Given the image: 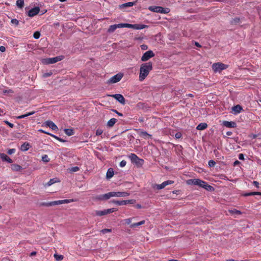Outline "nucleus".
<instances>
[{"label":"nucleus","instance_id":"nucleus-33","mask_svg":"<svg viewBox=\"0 0 261 261\" xmlns=\"http://www.w3.org/2000/svg\"><path fill=\"white\" fill-rule=\"evenodd\" d=\"M16 5L18 8H22L24 7V0H17Z\"/></svg>","mask_w":261,"mask_h":261},{"label":"nucleus","instance_id":"nucleus-45","mask_svg":"<svg viewBox=\"0 0 261 261\" xmlns=\"http://www.w3.org/2000/svg\"><path fill=\"white\" fill-rule=\"evenodd\" d=\"M216 165V162L213 160H210L208 162V165L210 167H214Z\"/></svg>","mask_w":261,"mask_h":261},{"label":"nucleus","instance_id":"nucleus-55","mask_svg":"<svg viewBox=\"0 0 261 261\" xmlns=\"http://www.w3.org/2000/svg\"><path fill=\"white\" fill-rule=\"evenodd\" d=\"M141 49L142 50H146L148 48V46L146 44H142L140 46Z\"/></svg>","mask_w":261,"mask_h":261},{"label":"nucleus","instance_id":"nucleus-56","mask_svg":"<svg viewBox=\"0 0 261 261\" xmlns=\"http://www.w3.org/2000/svg\"><path fill=\"white\" fill-rule=\"evenodd\" d=\"M39 132H41V133H44V134H45L48 135H49V136H51V134L49 133H48V132H45V130H43V129H39Z\"/></svg>","mask_w":261,"mask_h":261},{"label":"nucleus","instance_id":"nucleus-4","mask_svg":"<svg viewBox=\"0 0 261 261\" xmlns=\"http://www.w3.org/2000/svg\"><path fill=\"white\" fill-rule=\"evenodd\" d=\"M148 10L151 12L160 13L162 14H167L170 10L168 8H163L161 6H151L148 7Z\"/></svg>","mask_w":261,"mask_h":261},{"label":"nucleus","instance_id":"nucleus-3","mask_svg":"<svg viewBox=\"0 0 261 261\" xmlns=\"http://www.w3.org/2000/svg\"><path fill=\"white\" fill-rule=\"evenodd\" d=\"M188 185H194L199 186L200 187L203 188L208 191H214V188L212 186L208 185L206 182L198 178H194L189 179L187 181Z\"/></svg>","mask_w":261,"mask_h":261},{"label":"nucleus","instance_id":"nucleus-60","mask_svg":"<svg viewBox=\"0 0 261 261\" xmlns=\"http://www.w3.org/2000/svg\"><path fill=\"white\" fill-rule=\"evenodd\" d=\"M138 121H139L140 122H144V118H143V117H140V118L138 119Z\"/></svg>","mask_w":261,"mask_h":261},{"label":"nucleus","instance_id":"nucleus-1","mask_svg":"<svg viewBox=\"0 0 261 261\" xmlns=\"http://www.w3.org/2000/svg\"><path fill=\"white\" fill-rule=\"evenodd\" d=\"M129 193L127 192H110L108 193L97 196L95 198L98 200H106L112 197H127Z\"/></svg>","mask_w":261,"mask_h":261},{"label":"nucleus","instance_id":"nucleus-17","mask_svg":"<svg viewBox=\"0 0 261 261\" xmlns=\"http://www.w3.org/2000/svg\"><path fill=\"white\" fill-rule=\"evenodd\" d=\"M223 125L224 126L229 127V128H233L236 126V123L232 121H224L223 122Z\"/></svg>","mask_w":261,"mask_h":261},{"label":"nucleus","instance_id":"nucleus-58","mask_svg":"<svg viewBox=\"0 0 261 261\" xmlns=\"http://www.w3.org/2000/svg\"><path fill=\"white\" fill-rule=\"evenodd\" d=\"M239 160H244V156L243 154H242V153H240V154H239Z\"/></svg>","mask_w":261,"mask_h":261},{"label":"nucleus","instance_id":"nucleus-12","mask_svg":"<svg viewBox=\"0 0 261 261\" xmlns=\"http://www.w3.org/2000/svg\"><path fill=\"white\" fill-rule=\"evenodd\" d=\"M40 8L38 7H35L33 8H32L28 12V16L30 17H33L37 14H38L39 12Z\"/></svg>","mask_w":261,"mask_h":261},{"label":"nucleus","instance_id":"nucleus-35","mask_svg":"<svg viewBox=\"0 0 261 261\" xmlns=\"http://www.w3.org/2000/svg\"><path fill=\"white\" fill-rule=\"evenodd\" d=\"M112 202L114 203V204H116L118 205H125V202H124V200H122V201H119V200H113L112 201Z\"/></svg>","mask_w":261,"mask_h":261},{"label":"nucleus","instance_id":"nucleus-21","mask_svg":"<svg viewBox=\"0 0 261 261\" xmlns=\"http://www.w3.org/2000/svg\"><path fill=\"white\" fill-rule=\"evenodd\" d=\"M232 111L234 112L235 114L240 113L242 110V108L239 105H236L232 107Z\"/></svg>","mask_w":261,"mask_h":261},{"label":"nucleus","instance_id":"nucleus-52","mask_svg":"<svg viewBox=\"0 0 261 261\" xmlns=\"http://www.w3.org/2000/svg\"><path fill=\"white\" fill-rule=\"evenodd\" d=\"M240 18L236 17L233 19V20L232 21V23L237 24V23H239L240 22Z\"/></svg>","mask_w":261,"mask_h":261},{"label":"nucleus","instance_id":"nucleus-5","mask_svg":"<svg viewBox=\"0 0 261 261\" xmlns=\"http://www.w3.org/2000/svg\"><path fill=\"white\" fill-rule=\"evenodd\" d=\"M128 158L133 164H135L138 167H141L144 163V160L139 158L135 153H130L128 155Z\"/></svg>","mask_w":261,"mask_h":261},{"label":"nucleus","instance_id":"nucleus-22","mask_svg":"<svg viewBox=\"0 0 261 261\" xmlns=\"http://www.w3.org/2000/svg\"><path fill=\"white\" fill-rule=\"evenodd\" d=\"M207 127V124L206 123H200L196 127L198 130H204Z\"/></svg>","mask_w":261,"mask_h":261},{"label":"nucleus","instance_id":"nucleus-15","mask_svg":"<svg viewBox=\"0 0 261 261\" xmlns=\"http://www.w3.org/2000/svg\"><path fill=\"white\" fill-rule=\"evenodd\" d=\"M148 27L147 25L145 24H130V28L135 29V30H142L145 28Z\"/></svg>","mask_w":261,"mask_h":261},{"label":"nucleus","instance_id":"nucleus-30","mask_svg":"<svg viewBox=\"0 0 261 261\" xmlns=\"http://www.w3.org/2000/svg\"><path fill=\"white\" fill-rule=\"evenodd\" d=\"M117 28H130L129 23H119L116 24Z\"/></svg>","mask_w":261,"mask_h":261},{"label":"nucleus","instance_id":"nucleus-43","mask_svg":"<svg viewBox=\"0 0 261 261\" xmlns=\"http://www.w3.org/2000/svg\"><path fill=\"white\" fill-rule=\"evenodd\" d=\"M42 160L45 162H48L49 161V159L47 155L45 154L42 157Z\"/></svg>","mask_w":261,"mask_h":261},{"label":"nucleus","instance_id":"nucleus-38","mask_svg":"<svg viewBox=\"0 0 261 261\" xmlns=\"http://www.w3.org/2000/svg\"><path fill=\"white\" fill-rule=\"evenodd\" d=\"M125 205L134 204L136 202V200L134 199H130L124 200Z\"/></svg>","mask_w":261,"mask_h":261},{"label":"nucleus","instance_id":"nucleus-39","mask_svg":"<svg viewBox=\"0 0 261 261\" xmlns=\"http://www.w3.org/2000/svg\"><path fill=\"white\" fill-rule=\"evenodd\" d=\"M54 257L56 258V259L58 261L61 260L63 258V256L62 255H58L57 254H54Z\"/></svg>","mask_w":261,"mask_h":261},{"label":"nucleus","instance_id":"nucleus-37","mask_svg":"<svg viewBox=\"0 0 261 261\" xmlns=\"http://www.w3.org/2000/svg\"><path fill=\"white\" fill-rule=\"evenodd\" d=\"M117 210H118V209L116 208H112L107 209V210H106V214L107 215V214L113 213L114 212H116Z\"/></svg>","mask_w":261,"mask_h":261},{"label":"nucleus","instance_id":"nucleus-64","mask_svg":"<svg viewBox=\"0 0 261 261\" xmlns=\"http://www.w3.org/2000/svg\"><path fill=\"white\" fill-rule=\"evenodd\" d=\"M135 207L137 208H141V205L140 204H137L135 205Z\"/></svg>","mask_w":261,"mask_h":261},{"label":"nucleus","instance_id":"nucleus-63","mask_svg":"<svg viewBox=\"0 0 261 261\" xmlns=\"http://www.w3.org/2000/svg\"><path fill=\"white\" fill-rule=\"evenodd\" d=\"M36 254V252H35V251H33V252H32L30 253V256H32L35 255Z\"/></svg>","mask_w":261,"mask_h":261},{"label":"nucleus","instance_id":"nucleus-10","mask_svg":"<svg viewBox=\"0 0 261 261\" xmlns=\"http://www.w3.org/2000/svg\"><path fill=\"white\" fill-rule=\"evenodd\" d=\"M123 74L122 73H118L113 76L108 81L109 84H114L119 82L123 77Z\"/></svg>","mask_w":261,"mask_h":261},{"label":"nucleus","instance_id":"nucleus-14","mask_svg":"<svg viewBox=\"0 0 261 261\" xmlns=\"http://www.w3.org/2000/svg\"><path fill=\"white\" fill-rule=\"evenodd\" d=\"M44 124L46 126L49 127L53 130H56L58 129L57 126L55 124V123L50 120L45 121Z\"/></svg>","mask_w":261,"mask_h":261},{"label":"nucleus","instance_id":"nucleus-6","mask_svg":"<svg viewBox=\"0 0 261 261\" xmlns=\"http://www.w3.org/2000/svg\"><path fill=\"white\" fill-rule=\"evenodd\" d=\"M74 200L73 199H65L61 200L54 201L49 202L43 203V205L46 206H51L56 205L62 204L64 203H69L73 202Z\"/></svg>","mask_w":261,"mask_h":261},{"label":"nucleus","instance_id":"nucleus-42","mask_svg":"<svg viewBox=\"0 0 261 261\" xmlns=\"http://www.w3.org/2000/svg\"><path fill=\"white\" fill-rule=\"evenodd\" d=\"M11 22L12 24H14L15 26H17L19 24V21L16 19H11Z\"/></svg>","mask_w":261,"mask_h":261},{"label":"nucleus","instance_id":"nucleus-8","mask_svg":"<svg viewBox=\"0 0 261 261\" xmlns=\"http://www.w3.org/2000/svg\"><path fill=\"white\" fill-rule=\"evenodd\" d=\"M63 59V56H58L54 58H49L43 59L42 61V63L45 64H50L57 63L61 61Z\"/></svg>","mask_w":261,"mask_h":261},{"label":"nucleus","instance_id":"nucleus-40","mask_svg":"<svg viewBox=\"0 0 261 261\" xmlns=\"http://www.w3.org/2000/svg\"><path fill=\"white\" fill-rule=\"evenodd\" d=\"M70 171V172H77L78 171L80 170V168L77 166H74V167H71L70 169H69Z\"/></svg>","mask_w":261,"mask_h":261},{"label":"nucleus","instance_id":"nucleus-25","mask_svg":"<svg viewBox=\"0 0 261 261\" xmlns=\"http://www.w3.org/2000/svg\"><path fill=\"white\" fill-rule=\"evenodd\" d=\"M30 147V144L28 143L25 142L21 145L20 149L23 151H27Z\"/></svg>","mask_w":261,"mask_h":261},{"label":"nucleus","instance_id":"nucleus-34","mask_svg":"<svg viewBox=\"0 0 261 261\" xmlns=\"http://www.w3.org/2000/svg\"><path fill=\"white\" fill-rule=\"evenodd\" d=\"M95 214L97 216H102L107 215L106 210H104L103 211H96L95 212Z\"/></svg>","mask_w":261,"mask_h":261},{"label":"nucleus","instance_id":"nucleus-19","mask_svg":"<svg viewBox=\"0 0 261 261\" xmlns=\"http://www.w3.org/2000/svg\"><path fill=\"white\" fill-rule=\"evenodd\" d=\"M1 160L9 163H12L13 162L12 160L5 153H1Z\"/></svg>","mask_w":261,"mask_h":261},{"label":"nucleus","instance_id":"nucleus-32","mask_svg":"<svg viewBox=\"0 0 261 261\" xmlns=\"http://www.w3.org/2000/svg\"><path fill=\"white\" fill-rule=\"evenodd\" d=\"M116 29L117 28L116 24L111 25L109 27L108 30V32L110 33H113L116 30Z\"/></svg>","mask_w":261,"mask_h":261},{"label":"nucleus","instance_id":"nucleus-49","mask_svg":"<svg viewBox=\"0 0 261 261\" xmlns=\"http://www.w3.org/2000/svg\"><path fill=\"white\" fill-rule=\"evenodd\" d=\"M3 93L4 94H11L13 93V91L12 90H11V89L5 90L3 91Z\"/></svg>","mask_w":261,"mask_h":261},{"label":"nucleus","instance_id":"nucleus-24","mask_svg":"<svg viewBox=\"0 0 261 261\" xmlns=\"http://www.w3.org/2000/svg\"><path fill=\"white\" fill-rule=\"evenodd\" d=\"M11 168L13 171H19L22 169V167L17 164H12L11 165Z\"/></svg>","mask_w":261,"mask_h":261},{"label":"nucleus","instance_id":"nucleus-2","mask_svg":"<svg viewBox=\"0 0 261 261\" xmlns=\"http://www.w3.org/2000/svg\"><path fill=\"white\" fill-rule=\"evenodd\" d=\"M152 69V63L151 62L143 63L140 66L139 80L142 82L147 76L149 72Z\"/></svg>","mask_w":261,"mask_h":261},{"label":"nucleus","instance_id":"nucleus-31","mask_svg":"<svg viewBox=\"0 0 261 261\" xmlns=\"http://www.w3.org/2000/svg\"><path fill=\"white\" fill-rule=\"evenodd\" d=\"M58 181V180L57 178H54L50 179L47 184H45V186H50L54 183H56Z\"/></svg>","mask_w":261,"mask_h":261},{"label":"nucleus","instance_id":"nucleus-16","mask_svg":"<svg viewBox=\"0 0 261 261\" xmlns=\"http://www.w3.org/2000/svg\"><path fill=\"white\" fill-rule=\"evenodd\" d=\"M139 135L140 137L143 138L144 139H148L149 138H151L152 136L148 134L146 132L140 130Z\"/></svg>","mask_w":261,"mask_h":261},{"label":"nucleus","instance_id":"nucleus-20","mask_svg":"<svg viewBox=\"0 0 261 261\" xmlns=\"http://www.w3.org/2000/svg\"><path fill=\"white\" fill-rule=\"evenodd\" d=\"M117 120L116 118H111L109 120L107 124V126L109 127H113L114 124L117 122Z\"/></svg>","mask_w":261,"mask_h":261},{"label":"nucleus","instance_id":"nucleus-29","mask_svg":"<svg viewBox=\"0 0 261 261\" xmlns=\"http://www.w3.org/2000/svg\"><path fill=\"white\" fill-rule=\"evenodd\" d=\"M64 132L67 135L69 136H72L74 134L73 129L71 128H65L64 129Z\"/></svg>","mask_w":261,"mask_h":261},{"label":"nucleus","instance_id":"nucleus-23","mask_svg":"<svg viewBox=\"0 0 261 261\" xmlns=\"http://www.w3.org/2000/svg\"><path fill=\"white\" fill-rule=\"evenodd\" d=\"M113 175H114L113 169L112 168L108 169L107 172V174H106L107 178L108 179H110V178H112L113 176Z\"/></svg>","mask_w":261,"mask_h":261},{"label":"nucleus","instance_id":"nucleus-62","mask_svg":"<svg viewBox=\"0 0 261 261\" xmlns=\"http://www.w3.org/2000/svg\"><path fill=\"white\" fill-rule=\"evenodd\" d=\"M194 44H195V45L196 46H197V47H201L200 44L198 42H195Z\"/></svg>","mask_w":261,"mask_h":261},{"label":"nucleus","instance_id":"nucleus-36","mask_svg":"<svg viewBox=\"0 0 261 261\" xmlns=\"http://www.w3.org/2000/svg\"><path fill=\"white\" fill-rule=\"evenodd\" d=\"M229 212L231 214L241 215L242 214L241 211L236 209L229 210Z\"/></svg>","mask_w":261,"mask_h":261},{"label":"nucleus","instance_id":"nucleus-59","mask_svg":"<svg viewBox=\"0 0 261 261\" xmlns=\"http://www.w3.org/2000/svg\"><path fill=\"white\" fill-rule=\"evenodd\" d=\"M113 111H114L116 114H117L119 116H123V114L121 113H119L118 112L117 110H113Z\"/></svg>","mask_w":261,"mask_h":261},{"label":"nucleus","instance_id":"nucleus-13","mask_svg":"<svg viewBox=\"0 0 261 261\" xmlns=\"http://www.w3.org/2000/svg\"><path fill=\"white\" fill-rule=\"evenodd\" d=\"M114 98H115L117 100H118L120 103H121L122 105L125 104V98H124L123 96L120 94H116L114 95H113L112 96Z\"/></svg>","mask_w":261,"mask_h":261},{"label":"nucleus","instance_id":"nucleus-61","mask_svg":"<svg viewBox=\"0 0 261 261\" xmlns=\"http://www.w3.org/2000/svg\"><path fill=\"white\" fill-rule=\"evenodd\" d=\"M5 50H6L5 47L1 45V52H4Z\"/></svg>","mask_w":261,"mask_h":261},{"label":"nucleus","instance_id":"nucleus-47","mask_svg":"<svg viewBox=\"0 0 261 261\" xmlns=\"http://www.w3.org/2000/svg\"><path fill=\"white\" fill-rule=\"evenodd\" d=\"M3 123H5L6 124H7L11 128H13L14 126V124L13 123H11L9 122L8 121H6V120L3 121Z\"/></svg>","mask_w":261,"mask_h":261},{"label":"nucleus","instance_id":"nucleus-48","mask_svg":"<svg viewBox=\"0 0 261 261\" xmlns=\"http://www.w3.org/2000/svg\"><path fill=\"white\" fill-rule=\"evenodd\" d=\"M102 133L103 130L101 129L98 128L96 130V135L100 136L102 134Z\"/></svg>","mask_w":261,"mask_h":261},{"label":"nucleus","instance_id":"nucleus-54","mask_svg":"<svg viewBox=\"0 0 261 261\" xmlns=\"http://www.w3.org/2000/svg\"><path fill=\"white\" fill-rule=\"evenodd\" d=\"M182 135L180 133H177L175 135V137L176 139H179L181 137Z\"/></svg>","mask_w":261,"mask_h":261},{"label":"nucleus","instance_id":"nucleus-7","mask_svg":"<svg viewBox=\"0 0 261 261\" xmlns=\"http://www.w3.org/2000/svg\"><path fill=\"white\" fill-rule=\"evenodd\" d=\"M228 65L221 62L214 63L212 65V68L214 72L220 73L222 70L227 69Z\"/></svg>","mask_w":261,"mask_h":261},{"label":"nucleus","instance_id":"nucleus-50","mask_svg":"<svg viewBox=\"0 0 261 261\" xmlns=\"http://www.w3.org/2000/svg\"><path fill=\"white\" fill-rule=\"evenodd\" d=\"M16 151V149L14 148L10 149L8 150L7 153L9 154H12L13 153H14Z\"/></svg>","mask_w":261,"mask_h":261},{"label":"nucleus","instance_id":"nucleus-41","mask_svg":"<svg viewBox=\"0 0 261 261\" xmlns=\"http://www.w3.org/2000/svg\"><path fill=\"white\" fill-rule=\"evenodd\" d=\"M40 33L38 31H36L35 32H34V33L33 34V37L35 38V39H39L40 37Z\"/></svg>","mask_w":261,"mask_h":261},{"label":"nucleus","instance_id":"nucleus-9","mask_svg":"<svg viewBox=\"0 0 261 261\" xmlns=\"http://www.w3.org/2000/svg\"><path fill=\"white\" fill-rule=\"evenodd\" d=\"M174 183V181L168 180L164 181L161 184H155L152 186V188L156 190H161L162 189H164L165 187H166L168 185L173 184Z\"/></svg>","mask_w":261,"mask_h":261},{"label":"nucleus","instance_id":"nucleus-18","mask_svg":"<svg viewBox=\"0 0 261 261\" xmlns=\"http://www.w3.org/2000/svg\"><path fill=\"white\" fill-rule=\"evenodd\" d=\"M241 195L242 196H244V197L249 196H254V195L261 196V192H251L245 193L241 194Z\"/></svg>","mask_w":261,"mask_h":261},{"label":"nucleus","instance_id":"nucleus-28","mask_svg":"<svg viewBox=\"0 0 261 261\" xmlns=\"http://www.w3.org/2000/svg\"><path fill=\"white\" fill-rule=\"evenodd\" d=\"M34 113H35V111H32V112H29V113H27L25 114L22 115L18 116L17 117V118L19 119H22V118H24L27 117L28 116H31L32 115H33Z\"/></svg>","mask_w":261,"mask_h":261},{"label":"nucleus","instance_id":"nucleus-53","mask_svg":"<svg viewBox=\"0 0 261 261\" xmlns=\"http://www.w3.org/2000/svg\"><path fill=\"white\" fill-rule=\"evenodd\" d=\"M126 162L125 160H122V161L120 162L119 165L121 167H123L126 165Z\"/></svg>","mask_w":261,"mask_h":261},{"label":"nucleus","instance_id":"nucleus-26","mask_svg":"<svg viewBox=\"0 0 261 261\" xmlns=\"http://www.w3.org/2000/svg\"><path fill=\"white\" fill-rule=\"evenodd\" d=\"M145 220H142V221H141L139 222H137V223H133L132 224H130V227L131 228H135V227H137L140 225H143V224H145Z\"/></svg>","mask_w":261,"mask_h":261},{"label":"nucleus","instance_id":"nucleus-57","mask_svg":"<svg viewBox=\"0 0 261 261\" xmlns=\"http://www.w3.org/2000/svg\"><path fill=\"white\" fill-rule=\"evenodd\" d=\"M253 185L255 186L256 188H259V182L257 181H253L252 182Z\"/></svg>","mask_w":261,"mask_h":261},{"label":"nucleus","instance_id":"nucleus-11","mask_svg":"<svg viewBox=\"0 0 261 261\" xmlns=\"http://www.w3.org/2000/svg\"><path fill=\"white\" fill-rule=\"evenodd\" d=\"M154 56V54L152 50H148L143 54L141 60L143 62L148 61L149 59Z\"/></svg>","mask_w":261,"mask_h":261},{"label":"nucleus","instance_id":"nucleus-27","mask_svg":"<svg viewBox=\"0 0 261 261\" xmlns=\"http://www.w3.org/2000/svg\"><path fill=\"white\" fill-rule=\"evenodd\" d=\"M135 4V2H128L125 4H123L120 6V8H126V7H129L134 6Z\"/></svg>","mask_w":261,"mask_h":261},{"label":"nucleus","instance_id":"nucleus-44","mask_svg":"<svg viewBox=\"0 0 261 261\" xmlns=\"http://www.w3.org/2000/svg\"><path fill=\"white\" fill-rule=\"evenodd\" d=\"M134 217H132V218H128V219H126L124 220L125 221V223L127 225H129V224H131V222H132V220L133 219H134Z\"/></svg>","mask_w":261,"mask_h":261},{"label":"nucleus","instance_id":"nucleus-46","mask_svg":"<svg viewBox=\"0 0 261 261\" xmlns=\"http://www.w3.org/2000/svg\"><path fill=\"white\" fill-rule=\"evenodd\" d=\"M52 74V72H45V73H44L43 74V77H44V78H46V77H48L50 76H51Z\"/></svg>","mask_w":261,"mask_h":261},{"label":"nucleus","instance_id":"nucleus-51","mask_svg":"<svg viewBox=\"0 0 261 261\" xmlns=\"http://www.w3.org/2000/svg\"><path fill=\"white\" fill-rule=\"evenodd\" d=\"M111 231H112V230L111 229H108V228H105V229H103L101 230V232H102L103 233H106L108 232H110Z\"/></svg>","mask_w":261,"mask_h":261}]
</instances>
